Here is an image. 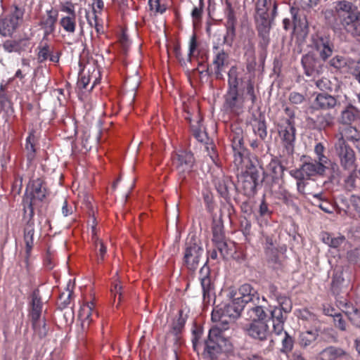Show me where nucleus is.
Returning <instances> with one entry per match:
<instances>
[{
	"instance_id": "48",
	"label": "nucleus",
	"mask_w": 360,
	"mask_h": 360,
	"mask_svg": "<svg viewBox=\"0 0 360 360\" xmlns=\"http://www.w3.org/2000/svg\"><path fill=\"white\" fill-rule=\"evenodd\" d=\"M12 103L11 98L6 91V86L1 84L0 86V105L1 108L6 109L11 107Z\"/></svg>"
},
{
	"instance_id": "25",
	"label": "nucleus",
	"mask_w": 360,
	"mask_h": 360,
	"mask_svg": "<svg viewBox=\"0 0 360 360\" xmlns=\"http://www.w3.org/2000/svg\"><path fill=\"white\" fill-rule=\"evenodd\" d=\"M37 49L38 53L37 54V58L39 63H44L48 59L54 63L59 62L61 55L60 51H54L53 49H51L48 43L43 44V42L41 41Z\"/></svg>"
},
{
	"instance_id": "33",
	"label": "nucleus",
	"mask_w": 360,
	"mask_h": 360,
	"mask_svg": "<svg viewBox=\"0 0 360 360\" xmlns=\"http://www.w3.org/2000/svg\"><path fill=\"white\" fill-rule=\"evenodd\" d=\"M323 241L329 245L330 249L328 250V262L331 266H336L338 262L335 257V253L338 251V238H333L328 233H323L322 235Z\"/></svg>"
},
{
	"instance_id": "59",
	"label": "nucleus",
	"mask_w": 360,
	"mask_h": 360,
	"mask_svg": "<svg viewBox=\"0 0 360 360\" xmlns=\"http://www.w3.org/2000/svg\"><path fill=\"white\" fill-rule=\"evenodd\" d=\"M323 311L325 315L333 317L334 321H335V317L338 316V312L330 304H324L323 305Z\"/></svg>"
},
{
	"instance_id": "1",
	"label": "nucleus",
	"mask_w": 360,
	"mask_h": 360,
	"mask_svg": "<svg viewBox=\"0 0 360 360\" xmlns=\"http://www.w3.org/2000/svg\"><path fill=\"white\" fill-rule=\"evenodd\" d=\"M243 70L233 65L228 71L227 89L224 95L223 107L226 112L239 115L244 108L245 100H250L252 105L257 101L255 82L243 76Z\"/></svg>"
},
{
	"instance_id": "46",
	"label": "nucleus",
	"mask_w": 360,
	"mask_h": 360,
	"mask_svg": "<svg viewBox=\"0 0 360 360\" xmlns=\"http://www.w3.org/2000/svg\"><path fill=\"white\" fill-rule=\"evenodd\" d=\"M279 305V308L283 309L285 313H289L292 308V301L290 298L285 295H281L276 300Z\"/></svg>"
},
{
	"instance_id": "64",
	"label": "nucleus",
	"mask_w": 360,
	"mask_h": 360,
	"mask_svg": "<svg viewBox=\"0 0 360 360\" xmlns=\"http://www.w3.org/2000/svg\"><path fill=\"white\" fill-rule=\"evenodd\" d=\"M354 119V115L351 110H346L342 112V120L344 123L348 124Z\"/></svg>"
},
{
	"instance_id": "16",
	"label": "nucleus",
	"mask_w": 360,
	"mask_h": 360,
	"mask_svg": "<svg viewBox=\"0 0 360 360\" xmlns=\"http://www.w3.org/2000/svg\"><path fill=\"white\" fill-rule=\"evenodd\" d=\"M212 182L219 195L226 200L230 199L231 193L236 189L231 178L224 175L221 171L212 174Z\"/></svg>"
},
{
	"instance_id": "57",
	"label": "nucleus",
	"mask_w": 360,
	"mask_h": 360,
	"mask_svg": "<svg viewBox=\"0 0 360 360\" xmlns=\"http://www.w3.org/2000/svg\"><path fill=\"white\" fill-rule=\"evenodd\" d=\"M289 101L292 104H301L304 101V96L302 94L292 91L289 95Z\"/></svg>"
},
{
	"instance_id": "15",
	"label": "nucleus",
	"mask_w": 360,
	"mask_h": 360,
	"mask_svg": "<svg viewBox=\"0 0 360 360\" xmlns=\"http://www.w3.org/2000/svg\"><path fill=\"white\" fill-rule=\"evenodd\" d=\"M34 213L32 215L23 212V219L26 220V224L23 228V240L25 244V262L26 264V268H29V261L32 255V251L34 245V235L35 232L34 229Z\"/></svg>"
},
{
	"instance_id": "18",
	"label": "nucleus",
	"mask_w": 360,
	"mask_h": 360,
	"mask_svg": "<svg viewBox=\"0 0 360 360\" xmlns=\"http://www.w3.org/2000/svg\"><path fill=\"white\" fill-rule=\"evenodd\" d=\"M60 11L67 14L60 18L59 21L60 27L65 32L73 34L77 28V15L74 5L68 3L61 6Z\"/></svg>"
},
{
	"instance_id": "39",
	"label": "nucleus",
	"mask_w": 360,
	"mask_h": 360,
	"mask_svg": "<svg viewBox=\"0 0 360 360\" xmlns=\"http://www.w3.org/2000/svg\"><path fill=\"white\" fill-rule=\"evenodd\" d=\"M253 132L258 136L262 141H264L267 136L266 122L263 119H255L252 124Z\"/></svg>"
},
{
	"instance_id": "60",
	"label": "nucleus",
	"mask_w": 360,
	"mask_h": 360,
	"mask_svg": "<svg viewBox=\"0 0 360 360\" xmlns=\"http://www.w3.org/2000/svg\"><path fill=\"white\" fill-rule=\"evenodd\" d=\"M259 213L261 217L269 216L271 212L269 210L268 204L266 202L264 196L263 197L259 208Z\"/></svg>"
},
{
	"instance_id": "31",
	"label": "nucleus",
	"mask_w": 360,
	"mask_h": 360,
	"mask_svg": "<svg viewBox=\"0 0 360 360\" xmlns=\"http://www.w3.org/2000/svg\"><path fill=\"white\" fill-rule=\"evenodd\" d=\"M338 14V1L333 0H327L326 9L324 11V17L326 24L330 26L334 30L337 24Z\"/></svg>"
},
{
	"instance_id": "51",
	"label": "nucleus",
	"mask_w": 360,
	"mask_h": 360,
	"mask_svg": "<svg viewBox=\"0 0 360 360\" xmlns=\"http://www.w3.org/2000/svg\"><path fill=\"white\" fill-rule=\"evenodd\" d=\"M226 22L225 25L236 24L237 20L235 15L234 9L232 4L228 0H226Z\"/></svg>"
},
{
	"instance_id": "24",
	"label": "nucleus",
	"mask_w": 360,
	"mask_h": 360,
	"mask_svg": "<svg viewBox=\"0 0 360 360\" xmlns=\"http://www.w3.org/2000/svg\"><path fill=\"white\" fill-rule=\"evenodd\" d=\"M284 174V167L277 160H271L264 172L266 181H271L272 183L279 184L282 180Z\"/></svg>"
},
{
	"instance_id": "41",
	"label": "nucleus",
	"mask_w": 360,
	"mask_h": 360,
	"mask_svg": "<svg viewBox=\"0 0 360 360\" xmlns=\"http://www.w3.org/2000/svg\"><path fill=\"white\" fill-rule=\"evenodd\" d=\"M345 310L342 309L345 315L354 323L359 326L360 324V312L352 305L345 304Z\"/></svg>"
},
{
	"instance_id": "43",
	"label": "nucleus",
	"mask_w": 360,
	"mask_h": 360,
	"mask_svg": "<svg viewBox=\"0 0 360 360\" xmlns=\"http://www.w3.org/2000/svg\"><path fill=\"white\" fill-rule=\"evenodd\" d=\"M212 241L216 242L218 240H221L225 238L224 231V226L221 222L217 221L214 222L212 225Z\"/></svg>"
},
{
	"instance_id": "36",
	"label": "nucleus",
	"mask_w": 360,
	"mask_h": 360,
	"mask_svg": "<svg viewBox=\"0 0 360 360\" xmlns=\"http://www.w3.org/2000/svg\"><path fill=\"white\" fill-rule=\"evenodd\" d=\"M34 133V130H31L26 138L25 150L27 151V160L29 162H32L36 156V143L37 141Z\"/></svg>"
},
{
	"instance_id": "37",
	"label": "nucleus",
	"mask_w": 360,
	"mask_h": 360,
	"mask_svg": "<svg viewBox=\"0 0 360 360\" xmlns=\"http://www.w3.org/2000/svg\"><path fill=\"white\" fill-rule=\"evenodd\" d=\"M314 105L316 108L328 109L336 105V100L330 95L319 94L316 98Z\"/></svg>"
},
{
	"instance_id": "62",
	"label": "nucleus",
	"mask_w": 360,
	"mask_h": 360,
	"mask_svg": "<svg viewBox=\"0 0 360 360\" xmlns=\"http://www.w3.org/2000/svg\"><path fill=\"white\" fill-rule=\"evenodd\" d=\"M203 2L200 3L199 7H194L191 12V16L195 20H200L202 18L203 13Z\"/></svg>"
},
{
	"instance_id": "22",
	"label": "nucleus",
	"mask_w": 360,
	"mask_h": 360,
	"mask_svg": "<svg viewBox=\"0 0 360 360\" xmlns=\"http://www.w3.org/2000/svg\"><path fill=\"white\" fill-rule=\"evenodd\" d=\"M58 16V11L51 8L46 11V16L40 20L39 25L44 31L42 41L48 40L49 36L55 32Z\"/></svg>"
},
{
	"instance_id": "21",
	"label": "nucleus",
	"mask_w": 360,
	"mask_h": 360,
	"mask_svg": "<svg viewBox=\"0 0 360 360\" xmlns=\"http://www.w3.org/2000/svg\"><path fill=\"white\" fill-rule=\"evenodd\" d=\"M235 295L237 297L234 298L239 303L243 304V307L249 303L259 304V300L260 299L257 291L249 283L240 285Z\"/></svg>"
},
{
	"instance_id": "53",
	"label": "nucleus",
	"mask_w": 360,
	"mask_h": 360,
	"mask_svg": "<svg viewBox=\"0 0 360 360\" xmlns=\"http://www.w3.org/2000/svg\"><path fill=\"white\" fill-rule=\"evenodd\" d=\"M268 311H269L270 318L271 319L273 322H285V319L283 314V309H280L278 307H274L273 309H270Z\"/></svg>"
},
{
	"instance_id": "14",
	"label": "nucleus",
	"mask_w": 360,
	"mask_h": 360,
	"mask_svg": "<svg viewBox=\"0 0 360 360\" xmlns=\"http://www.w3.org/2000/svg\"><path fill=\"white\" fill-rule=\"evenodd\" d=\"M247 165L245 170L243 172L242 188L246 195H252L256 193L259 181V169L251 161L245 158Z\"/></svg>"
},
{
	"instance_id": "5",
	"label": "nucleus",
	"mask_w": 360,
	"mask_h": 360,
	"mask_svg": "<svg viewBox=\"0 0 360 360\" xmlns=\"http://www.w3.org/2000/svg\"><path fill=\"white\" fill-rule=\"evenodd\" d=\"M326 171H328L331 179L335 178V169L333 172L330 166L309 158V160L304 161L300 168L290 170V174L297 180H304L316 176H323Z\"/></svg>"
},
{
	"instance_id": "47",
	"label": "nucleus",
	"mask_w": 360,
	"mask_h": 360,
	"mask_svg": "<svg viewBox=\"0 0 360 360\" xmlns=\"http://www.w3.org/2000/svg\"><path fill=\"white\" fill-rule=\"evenodd\" d=\"M32 325L35 333L40 338H44L47 335L48 329L44 320L39 319L36 322H32Z\"/></svg>"
},
{
	"instance_id": "42",
	"label": "nucleus",
	"mask_w": 360,
	"mask_h": 360,
	"mask_svg": "<svg viewBox=\"0 0 360 360\" xmlns=\"http://www.w3.org/2000/svg\"><path fill=\"white\" fill-rule=\"evenodd\" d=\"M72 294V291L68 288L60 293L57 303L60 309L66 308L70 304Z\"/></svg>"
},
{
	"instance_id": "12",
	"label": "nucleus",
	"mask_w": 360,
	"mask_h": 360,
	"mask_svg": "<svg viewBox=\"0 0 360 360\" xmlns=\"http://www.w3.org/2000/svg\"><path fill=\"white\" fill-rule=\"evenodd\" d=\"M278 135L281 140V143L288 154L293 153L295 131L294 122L288 118L281 120L278 124Z\"/></svg>"
},
{
	"instance_id": "45",
	"label": "nucleus",
	"mask_w": 360,
	"mask_h": 360,
	"mask_svg": "<svg viewBox=\"0 0 360 360\" xmlns=\"http://www.w3.org/2000/svg\"><path fill=\"white\" fill-rule=\"evenodd\" d=\"M22 69H18L13 77V79H19L20 81H22L25 77V75L30 71V61L27 58H22L21 60Z\"/></svg>"
},
{
	"instance_id": "35",
	"label": "nucleus",
	"mask_w": 360,
	"mask_h": 360,
	"mask_svg": "<svg viewBox=\"0 0 360 360\" xmlns=\"http://www.w3.org/2000/svg\"><path fill=\"white\" fill-rule=\"evenodd\" d=\"M92 237L91 239L94 243V249L96 255V260L98 263H101L104 261L105 257L107 253V248L102 240H99L96 233V229L92 226Z\"/></svg>"
},
{
	"instance_id": "52",
	"label": "nucleus",
	"mask_w": 360,
	"mask_h": 360,
	"mask_svg": "<svg viewBox=\"0 0 360 360\" xmlns=\"http://www.w3.org/2000/svg\"><path fill=\"white\" fill-rule=\"evenodd\" d=\"M354 153L352 149H345L344 156L341 158L342 165L345 167H350L354 162Z\"/></svg>"
},
{
	"instance_id": "40",
	"label": "nucleus",
	"mask_w": 360,
	"mask_h": 360,
	"mask_svg": "<svg viewBox=\"0 0 360 360\" xmlns=\"http://www.w3.org/2000/svg\"><path fill=\"white\" fill-rule=\"evenodd\" d=\"M325 148L321 143H318L314 147V153L317 156V160L319 162L330 166V169L334 172L336 164L330 160L326 156L324 155L323 152Z\"/></svg>"
},
{
	"instance_id": "23",
	"label": "nucleus",
	"mask_w": 360,
	"mask_h": 360,
	"mask_svg": "<svg viewBox=\"0 0 360 360\" xmlns=\"http://www.w3.org/2000/svg\"><path fill=\"white\" fill-rule=\"evenodd\" d=\"M246 332L248 335L254 339L264 341L267 339L269 335L268 325L264 321L255 320L252 321L246 328Z\"/></svg>"
},
{
	"instance_id": "28",
	"label": "nucleus",
	"mask_w": 360,
	"mask_h": 360,
	"mask_svg": "<svg viewBox=\"0 0 360 360\" xmlns=\"http://www.w3.org/2000/svg\"><path fill=\"white\" fill-rule=\"evenodd\" d=\"M43 302L38 289L34 290L31 295L30 316L32 322H36L41 318Z\"/></svg>"
},
{
	"instance_id": "7",
	"label": "nucleus",
	"mask_w": 360,
	"mask_h": 360,
	"mask_svg": "<svg viewBox=\"0 0 360 360\" xmlns=\"http://www.w3.org/2000/svg\"><path fill=\"white\" fill-rule=\"evenodd\" d=\"M339 19L348 32L360 36V12L353 8L350 3L339 2Z\"/></svg>"
},
{
	"instance_id": "27",
	"label": "nucleus",
	"mask_w": 360,
	"mask_h": 360,
	"mask_svg": "<svg viewBox=\"0 0 360 360\" xmlns=\"http://www.w3.org/2000/svg\"><path fill=\"white\" fill-rule=\"evenodd\" d=\"M4 49L8 53H18L26 51L30 46V41L28 38H20L18 39H8L3 44Z\"/></svg>"
},
{
	"instance_id": "8",
	"label": "nucleus",
	"mask_w": 360,
	"mask_h": 360,
	"mask_svg": "<svg viewBox=\"0 0 360 360\" xmlns=\"http://www.w3.org/2000/svg\"><path fill=\"white\" fill-rule=\"evenodd\" d=\"M229 139L233 153V163L238 168L243 169V164L245 161L244 157L245 148L243 140V130L238 124L231 125Z\"/></svg>"
},
{
	"instance_id": "58",
	"label": "nucleus",
	"mask_w": 360,
	"mask_h": 360,
	"mask_svg": "<svg viewBox=\"0 0 360 360\" xmlns=\"http://www.w3.org/2000/svg\"><path fill=\"white\" fill-rule=\"evenodd\" d=\"M332 48L328 43H323L322 49L320 50V56L325 60L332 54Z\"/></svg>"
},
{
	"instance_id": "38",
	"label": "nucleus",
	"mask_w": 360,
	"mask_h": 360,
	"mask_svg": "<svg viewBox=\"0 0 360 360\" xmlns=\"http://www.w3.org/2000/svg\"><path fill=\"white\" fill-rule=\"evenodd\" d=\"M316 330H307L300 333L299 336V345L301 347L306 348L316 341L318 338Z\"/></svg>"
},
{
	"instance_id": "49",
	"label": "nucleus",
	"mask_w": 360,
	"mask_h": 360,
	"mask_svg": "<svg viewBox=\"0 0 360 360\" xmlns=\"http://www.w3.org/2000/svg\"><path fill=\"white\" fill-rule=\"evenodd\" d=\"M285 337L282 340L281 352L288 354L292 352L294 346V339L286 331L284 332Z\"/></svg>"
},
{
	"instance_id": "2",
	"label": "nucleus",
	"mask_w": 360,
	"mask_h": 360,
	"mask_svg": "<svg viewBox=\"0 0 360 360\" xmlns=\"http://www.w3.org/2000/svg\"><path fill=\"white\" fill-rule=\"evenodd\" d=\"M225 330L213 325L209 330L207 339L204 342L203 356L214 359L231 348L230 340L224 335Z\"/></svg>"
},
{
	"instance_id": "34",
	"label": "nucleus",
	"mask_w": 360,
	"mask_h": 360,
	"mask_svg": "<svg viewBox=\"0 0 360 360\" xmlns=\"http://www.w3.org/2000/svg\"><path fill=\"white\" fill-rule=\"evenodd\" d=\"M266 15L267 13L266 11H263L260 13V16L262 18V23L257 27L259 36L262 37V39L259 41V46L262 49H265L268 46L270 41L269 37V29L267 28L268 22Z\"/></svg>"
},
{
	"instance_id": "9",
	"label": "nucleus",
	"mask_w": 360,
	"mask_h": 360,
	"mask_svg": "<svg viewBox=\"0 0 360 360\" xmlns=\"http://www.w3.org/2000/svg\"><path fill=\"white\" fill-rule=\"evenodd\" d=\"M24 15V9L18 6L7 14L0 15V34L3 37H11L20 25Z\"/></svg>"
},
{
	"instance_id": "20",
	"label": "nucleus",
	"mask_w": 360,
	"mask_h": 360,
	"mask_svg": "<svg viewBox=\"0 0 360 360\" xmlns=\"http://www.w3.org/2000/svg\"><path fill=\"white\" fill-rule=\"evenodd\" d=\"M301 63L304 74L315 79L322 72L323 65L321 60L316 58L313 54L307 53L302 57Z\"/></svg>"
},
{
	"instance_id": "10",
	"label": "nucleus",
	"mask_w": 360,
	"mask_h": 360,
	"mask_svg": "<svg viewBox=\"0 0 360 360\" xmlns=\"http://www.w3.org/2000/svg\"><path fill=\"white\" fill-rule=\"evenodd\" d=\"M172 159V164L178 172L179 179L184 181L193 171L195 164L193 154L191 151L181 150L173 154Z\"/></svg>"
},
{
	"instance_id": "26",
	"label": "nucleus",
	"mask_w": 360,
	"mask_h": 360,
	"mask_svg": "<svg viewBox=\"0 0 360 360\" xmlns=\"http://www.w3.org/2000/svg\"><path fill=\"white\" fill-rule=\"evenodd\" d=\"M99 75V71L95 69H94L92 72H91L90 70L86 71L84 69L81 70L77 81L78 87L81 89H86L87 86L92 81V85L90 89H93L94 86L100 82Z\"/></svg>"
},
{
	"instance_id": "44",
	"label": "nucleus",
	"mask_w": 360,
	"mask_h": 360,
	"mask_svg": "<svg viewBox=\"0 0 360 360\" xmlns=\"http://www.w3.org/2000/svg\"><path fill=\"white\" fill-rule=\"evenodd\" d=\"M236 24L225 25L226 34L223 39V43L228 46H231L236 37Z\"/></svg>"
},
{
	"instance_id": "63",
	"label": "nucleus",
	"mask_w": 360,
	"mask_h": 360,
	"mask_svg": "<svg viewBox=\"0 0 360 360\" xmlns=\"http://www.w3.org/2000/svg\"><path fill=\"white\" fill-rule=\"evenodd\" d=\"M198 46L197 37L195 34L192 35L189 41V51L188 56L191 57L196 50Z\"/></svg>"
},
{
	"instance_id": "54",
	"label": "nucleus",
	"mask_w": 360,
	"mask_h": 360,
	"mask_svg": "<svg viewBox=\"0 0 360 360\" xmlns=\"http://www.w3.org/2000/svg\"><path fill=\"white\" fill-rule=\"evenodd\" d=\"M213 243L214 245L215 249L217 250L219 252L220 255L224 258L229 253L228 245L226 239L213 242Z\"/></svg>"
},
{
	"instance_id": "17",
	"label": "nucleus",
	"mask_w": 360,
	"mask_h": 360,
	"mask_svg": "<svg viewBox=\"0 0 360 360\" xmlns=\"http://www.w3.org/2000/svg\"><path fill=\"white\" fill-rule=\"evenodd\" d=\"M104 8V2L103 0H92L91 12L85 11V17L88 24L91 27H94L98 34L103 32V21L99 18Z\"/></svg>"
},
{
	"instance_id": "29",
	"label": "nucleus",
	"mask_w": 360,
	"mask_h": 360,
	"mask_svg": "<svg viewBox=\"0 0 360 360\" xmlns=\"http://www.w3.org/2000/svg\"><path fill=\"white\" fill-rule=\"evenodd\" d=\"M262 302L267 303L264 297H262V301L260 299L259 300V304H252V306L250 307L248 313L252 321H255V320L264 321L268 317V314L265 310L266 306Z\"/></svg>"
},
{
	"instance_id": "61",
	"label": "nucleus",
	"mask_w": 360,
	"mask_h": 360,
	"mask_svg": "<svg viewBox=\"0 0 360 360\" xmlns=\"http://www.w3.org/2000/svg\"><path fill=\"white\" fill-rule=\"evenodd\" d=\"M148 4L152 9H155L157 12L163 13L166 11L165 5H161L160 0H149Z\"/></svg>"
},
{
	"instance_id": "19",
	"label": "nucleus",
	"mask_w": 360,
	"mask_h": 360,
	"mask_svg": "<svg viewBox=\"0 0 360 360\" xmlns=\"http://www.w3.org/2000/svg\"><path fill=\"white\" fill-rule=\"evenodd\" d=\"M199 280L202 290L203 302L209 304L214 295V283L211 281L210 267L206 264L200 270Z\"/></svg>"
},
{
	"instance_id": "3",
	"label": "nucleus",
	"mask_w": 360,
	"mask_h": 360,
	"mask_svg": "<svg viewBox=\"0 0 360 360\" xmlns=\"http://www.w3.org/2000/svg\"><path fill=\"white\" fill-rule=\"evenodd\" d=\"M244 307L233 297L232 301L227 304L217 305L212 311V321L214 325L227 330L230 323L238 318Z\"/></svg>"
},
{
	"instance_id": "30",
	"label": "nucleus",
	"mask_w": 360,
	"mask_h": 360,
	"mask_svg": "<svg viewBox=\"0 0 360 360\" xmlns=\"http://www.w3.org/2000/svg\"><path fill=\"white\" fill-rule=\"evenodd\" d=\"M79 315L82 321V326L84 327L86 325L88 327L91 322L94 321V318L98 317V313L95 310V304L94 302H89L84 304L81 307Z\"/></svg>"
},
{
	"instance_id": "32",
	"label": "nucleus",
	"mask_w": 360,
	"mask_h": 360,
	"mask_svg": "<svg viewBox=\"0 0 360 360\" xmlns=\"http://www.w3.org/2000/svg\"><path fill=\"white\" fill-rule=\"evenodd\" d=\"M187 319L188 315L184 313V310H179L177 316L173 319L169 326V332L175 336L180 335L184 329Z\"/></svg>"
},
{
	"instance_id": "56",
	"label": "nucleus",
	"mask_w": 360,
	"mask_h": 360,
	"mask_svg": "<svg viewBox=\"0 0 360 360\" xmlns=\"http://www.w3.org/2000/svg\"><path fill=\"white\" fill-rule=\"evenodd\" d=\"M122 286L121 285L120 282L119 281L114 283L110 289L111 294L112 295L114 296L115 299L116 298L117 296H118L119 303L121 302L122 299Z\"/></svg>"
},
{
	"instance_id": "13",
	"label": "nucleus",
	"mask_w": 360,
	"mask_h": 360,
	"mask_svg": "<svg viewBox=\"0 0 360 360\" xmlns=\"http://www.w3.org/2000/svg\"><path fill=\"white\" fill-rule=\"evenodd\" d=\"M230 55L224 48L218 44L212 47L213 75L216 79H224L223 72L230 64Z\"/></svg>"
},
{
	"instance_id": "55",
	"label": "nucleus",
	"mask_w": 360,
	"mask_h": 360,
	"mask_svg": "<svg viewBox=\"0 0 360 360\" xmlns=\"http://www.w3.org/2000/svg\"><path fill=\"white\" fill-rule=\"evenodd\" d=\"M200 120L198 119L197 120V124H191V129L193 131V134L195 136V138L200 142H202L205 140V138L206 137V134L202 132L200 128Z\"/></svg>"
},
{
	"instance_id": "4",
	"label": "nucleus",
	"mask_w": 360,
	"mask_h": 360,
	"mask_svg": "<svg viewBox=\"0 0 360 360\" xmlns=\"http://www.w3.org/2000/svg\"><path fill=\"white\" fill-rule=\"evenodd\" d=\"M47 194L46 184L42 178H37L30 181L22 200L23 212L30 215L34 213V205L35 202L43 201Z\"/></svg>"
},
{
	"instance_id": "6",
	"label": "nucleus",
	"mask_w": 360,
	"mask_h": 360,
	"mask_svg": "<svg viewBox=\"0 0 360 360\" xmlns=\"http://www.w3.org/2000/svg\"><path fill=\"white\" fill-rule=\"evenodd\" d=\"M204 253V249L200 240L195 235H189L184 245L183 262L190 271H195L200 259Z\"/></svg>"
},
{
	"instance_id": "50",
	"label": "nucleus",
	"mask_w": 360,
	"mask_h": 360,
	"mask_svg": "<svg viewBox=\"0 0 360 360\" xmlns=\"http://www.w3.org/2000/svg\"><path fill=\"white\" fill-rule=\"evenodd\" d=\"M321 360H335L338 358V349L334 347H328L320 353Z\"/></svg>"
},
{
	"instance_id": "11",
	"label": "nucleus",
	"mask_w": 360,
	"mask_h": 360,
	"mask_svg": "<svg viewBox=\"0 0 360 360\" xmlns=\"http://www.w3.org/2000/svg\"><path fill=\"white\" fill-rule=\"evenodd\" d=\"M262 235V245L268 264L274 269L282 267V261L280 258L276 240L274 236L269 235L264 232Z\"/></svg>"
}]
</instances>
